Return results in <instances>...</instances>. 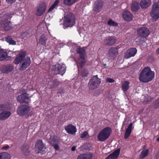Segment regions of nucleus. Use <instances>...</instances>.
Listing matches in <instances>:
<instances>
[{"label":"nucleus","instance_id":"aec40b11","mask_svg":"<svg viewBox=\"0 0 159 159\" xmlns=\"http://www.w3.org/2000/svg\"><path fill=\"white\" fill-rule=\"evenodd\" d=\"M137 52V50L136 48H132L129 49L125 55L126 58H129L135 56Z\"/></svg>","mask_w":159,"mask_h":159},{"label":"nucleus","instance_id":"37998d69","mask_svg":"<svg viewBox=\"0 0 159 159\" xmlns=\"http://www.w3.org/2000/svg\"><path fill=\"white\" fill-rule=\"evenodd\" d=\"M50 144L52 145L58 143V140L55 138L54 137L50 140Z\"/></svg>","mask_w":159,"mask_h":159},{"label":"nucleus","instance_id":"dca6fc26","mask_svg":"<svg viewBox=\"0 0 159 159\" xmlns=\"http://www.w3.org/2000/svg\"><path fill=\"white\" fill-rule=\"evenodd\" d=\"M11 58V56H8L6 51L3 49H0V61L10 60Z\"/></svg>","mask_w":159,"mask_h":159},{"label":"nucleus","instance_id":"c03bdc74","mask_svg":"<svg viewBox=\"0 0 159 159\" xmlns=\"http://www.w3.org/2000/svg\"><path fill=\"white\" fill-rule=\"evenodd\" d=\"M155 109L159 108V97L157 99L155 104L154 106Z\"/></svg>","mask_w":159,"mask_h":159},{"label":"nucleus","instance_id":"5fc2aeb1","mask_svg":"<svg viewBox=\"0 0 159 159\" xmlns=\"http://www.w3.org/2000/svg\"><path fill=\"white\" fill-rule=\"evenodd\" d=\"M157 140L158 141H159V136H158V138H157Z\"/></svg>","mask_w":159,"mask_h":159},{"label":"nucleus","instance_id":"5701e85b","mask_svg":"<svg viewBox=\"0 0 159 159\" xmlns=\"http://www.w3.org/2000/svg\"><path fill=\"white\" fill-rule=\"evenodd\" d=\"M132 123H131L126 129L124 135V138L125 139H128L130 135L132 132Z\"/></svg>","mask_w":159,"mask_h":159},{"label":"nucleus","instance_id":"f257e3e1","mask_svg":"<svg viewBox=\"0 0 159 159\" xmlns=\"http://www.w3.org/2000/svg\"><path fill=\"white\" fill-rule=\"evenodd\" d=\"M154 72L151 70L149 67L144 68L139 75V80L146 83L151 81L154 77Z\"/></svg>","mask_w":159,"mask_h":159},{"label":"nucleus","instance_id":"603ef678","mask_svg":"<svg viewBox=\"0 0 159 159\" xmlns=\"http://www.w3.org/2000/svg\"><path fill=\"white\" fill-rule=\"evenodd\" d=\"M76 146H73L71 148V150L72 151H74L76 148Z\"/></svg>","mask_w":159,"mask_h":159},{"label":"nucleus","instance_id":"2f4dec72","mask_svg":"<svg viewBox=\"0 0 159 159\" xmlns=\"http://www.w3.org/2000/svg\"><path fill=\"white\" fill-rule=\"evenodd\" d=\"M139 8L138 3L136 2H134L132 4L131 8L133 11H138Z\"/></svg>","mask_w":159,"mask_h":159},{"label":"nucleus","instance_id":"c9c22d12","mask_svg":"<svg viewBox=\"0 0 159 159\" xmlns=\"http://www.w3.org/2000/svg\"><path fill=\"white\" fill-rule=\"evenodd\" d=\"M88 73V70L85 68L82 69L80 72L81 75L83 77L87 76Z\"/></svg>","mask_w":159,"mask_h":159},{"label":"nucleus","instance_id":"473e14b6","mask_svg":"<svg viewBox=\"0 0 159 159\" xmlns=\"http://www.w3.org/2000/svg\"><path fill=\"white\" fill-rule=\"evenodd\" d=\"M86 63L85 58H79L78 59V63L79 64L81 68L83 67Z\"/></svg>","mask_w":159,"mask_h":159},{"label":"nucleus","instance_id":"ddd939ff","mask_svg":"<svg viewBox=\"0 0 159 159\" xmlns=\"http://www.w3.org/2000/svg\"><path fill=\"white\" fill-rule=\"evenodd\" d=\"M118 48L116 47H112L109 49L108 53V57L110 59L114 60L118 54Z\"/></svg>","mask_w":159,"mask_h":159},{"label":"nucleus","instance_id":"423d86ee","mask_svg":"<svg viewBox=\"0 0 159 159\" xmlns=\"http://www.w3.org/2000/svg\"><path fill=\"white\" fill-rule=\"evenodd\" d=\"M101 83L100 79L98 77V75H96L92 77L89 83V89L93 90L96 88Z\"/></svg>","mask_w":159,"mask_h":159},{"label":"nucleus","instance_id":"49530a36","mask_svg":"<svg viewBox=\"0 0 159 159\" xmlns=\"http://www.w3.org/2000/svg\"><path fill=\"white\" fill-rule=\"evenodd\" d=\"M16 0H6L7 3L9 4H12L15 3Z\"/></svg>","mask_w":159,"mask_h":159},{"label":"nucleus","instance_id":"f3484780","mask_svg":"<svg viewBox=\"0 0 159 159\" xmlns=\"http://www.w3.org/2000/svg\"><path fill=\"white\" fill-rule=\"evenodd\" d=\"M65 129L67 133L71 134H75L77 131L76 127L71 124L65 127Z\"/></svg>","mask_w":159,"mask_h":159},{"label":"nucleus","instance_id":"7ed1b4c3","mask_svg":"<svg viewBox=\"0 0 159 159\" xmlns=\"http://www.w3.org/2000/svg\"><path fill=\"white\" fill-rule=\"evenodd\" d=\"M11 15V14L7 13L6 15L7 17V19H5L0 21V28L2 31H7L12 28V25L11 21H8V19H10L12 17Z\"/></svg>","mask_w":159,"mask_h":159},{"label":"nucleus","instance_id":"b1692460","mask_svg":"<svg viewBox=\"0 0 159 159\" xmlns=\"http://www.w3.org/2000/svg\"><path fill=\"white\" fill-rule=\"evenodd\" d=\"M11 115V113L8 111H4L0 113V120H5L8 118Z\"/></svg>","mask_w":159,"mask_h":159},{"label":"nucleus","instance_id":"de8ad7c7","mask_svg":"<svg viewBox=\"0 0 159 159\" xmlns=\"http://www.w3.org/2000/svg\"><path fill=\"white\" fill-rule=\"evenodd\" d=\"M6 109V105L4 104H0V110H4Z\"/></svg>","mask_w":159,"mask_h":159},{"label":"nucleus","instance_id":"6e6d98bb","mask_svg":"<svg viewBox=\"0 0 159 159\" xmlns=\"http://www.w3.org/2000/svg\"><path fill=\"white\" fill-rule=\"evenodd\" d=\"M47 81H48V83L49 84L50 83L49 81V80H48V79H47Z\"/></svg>","mask_w":159,"mask_h":159},{"label":"nucleus","instance_id":"7c9ffc66","mask_svg":"<svg viewBox=\"0 0 159 159\" xmlns=\"http://www.w3.org/2000/svg\"><path fill=\"white\" fill-rule=\"evenodd\" d=\"M5 40L10 44L15 45L16 44V42L13 40L10 36H7L5 38Z\"/></svg>","mask_w":159,"mask_h":159},{"label":"nucleus","instance_id":"3c124183","mask_svg":"<svg viewBox=\"0 0 159 159\" xmlns=\"http://www.w3.org/2000/svg\"><path fill=\"white\" fill-rule=\"evenodd\" d=\"M9 147V146L8 145H7L6 146H3V147H2V148H1V149L2 150H7V149H8Z\"/></svg>","mask_w":159,"mask_h":159},{"label":"nucleus","instance_id":"e433bc0d","mask_svg":"<svg viewBox=\"0 0 159 159\" xmlns=\"http://www.w3.org/2000/svg\"><path fill=\"white\" fill-rule=\"evenodd\" d=\"M77 0H64L63 3L66 5L69 6L74 4Z\"/></svg>","mask_w":159,"mask_h":159},{"label":"nucleus","instance_id":"58836bf2","mask_svg":"<svg viewBox=\"0 0 159 159\" xmlns=\"http://www.w3.org/2000/svg\"><path fill=\"white\" fill-rule=\"evenodd\" d=\"M59 2L58 0H56L53 4H52L48 10V12H50L52 11L55 7L58 4Z\"/></svg>","mask_w":159,"mask_h":159},{"label":"nucleus","instance_id":"cd10ccee","mask_svg":"<svg viewBox=\"0 0 159 159\" xmlns=\"http://www.w3.org/2000/svg\"><path fill=\"white\" fill-rule=\"evenodd\" d=\"M149 152V149H143L139 155V159H142L144 158L148 155Z\"/></svg>","mask_w":159,"mask_h":159},{"label":"nucleus","instance_id":"9b49d317","mask_svg":"<svg viewBox=\"0 0 159 159\" xmlns=\"http://www.w3.org/2000/svg\"><path fill=\"white\" fill-rule=\"evenodd\" d=\"M30 110V107L26 105H20L17 110V114L20 116L25 115L27 114Z\"/></svg>","mask_w":159,"mask_h":159},{"label":"nucleus","instance_id":"ea45409f","mask_svg":"<svg viewBox=\"0 0 159 159\" xmlns=\"http://www.w3.org/2000/svg\"><path fill=\"white\" fill-rule=\"evenodd\" d=\"M26 55V52L25 51H22L18 54L17 56L22 60L25 58Z\"/></svg>","mask_w":159,"mask_h":159},{"label":"nucleus","instance_id":"20e7f679","mask_svg":"<svg viewBox=\"0 0 159 159\" xmlns=\"http://www.w3.org/2000/svg\"><path fill=\"white\" fill-rule=\"evenodd\" d=\"M75 24V17L72 13H70L64 16L63 25L66 27H72Z\"/></svg>","mask_w":159,"mask_h":159},{"label":"nucleus","instance_id":"bb28decb","mask_svg":"<svg viewBox=\"0 0 159 159\" xmlns=\"http://www.w3.org/2000/svg\"><path fill=\"white\" fill-rule=\"evenodd\" d=\"M76 52L79 54V58H85L86 51L84 49L79 47L77 49Z\"/></svg>","mask_w":159,"mask_h":159},{"label":"nucleus","instance_id":"9d476101","mask_svg":"<svg viewBox=\"0 0 159 159\" xmlns=\"http://www.w3.org/2000/svg\"><path fill=\"white\" fill-rule=\"evenodd\" d=\"M22 62L19 65V70H24L27 68L31 64V60L30 57H27L22 60Z\"/></svg>","mask_w":159,"mask_h":159},{"label":"nucleus","instance_id":"f03ea898","mask_svg":"<svg viewBox=\"0 0 159 159\" xmlns=\"http://www.w3.org/2000/svg\"><path fill=\"white\" fill-rule=\"evenodd\" d=\"M111 131V129L109 127H106L102 129L97 136L98 140L101 142L106 140L110 136Z\"/></svg>","mask_w":159,"mask_h":159},{"label":"nucleus","instance_id":"a211bd4d","mask_svg":"<svg viewBox=\"0 0 159 159\" xmlns=\"http://www.w3.org/2000/svg\"><path fill=\"white\" fill-rule=\"evenodd\" d=\"M120 151V148H118L108 155L105 159H117L118 157Z\"/></svg>","mask_w":159,"mask_h":159},{"label":"nucleus","instance_id":"1a4fd4ad","mask_svg":"<svg viewBox=\"0 0 159 159\" xmlns=\"http://www.w3.org/2000/svg\"><path fill=\"white\" fill-rule=\"evenodd\" d=\"M137 34L142 38H146L150 34L149 30L146 27H141L137 30Z\"/></svg>","mask_w":159,"mask_h":159},{"label":"nucleus","instance_id":"4468645a","mask_svg":"<svg viewBox=\"0 0 159 159\" xmlns=\"http://www.w3.org/2000/svg\"><path fill=\"white\" fill-rule=\"evenodd\" d=\"M103 2L102 0H97L94 2V11L98 13L101 11L103 6Z\"/></svg>","mask_w":159,"mask_h":159},{"label":"nucleus","instance_id":"6e6552de","mask_svg":"<svg viewBox=\"0 0 159 159\" xmlns=\"http://www.w3.org/2000/svg\"><path fill=\"white\" fill-rule=\"evenodd\" d=\"M29 96V94L26 93H22L20 95L17 96V100L20 103L28 104L31 101Z\"/></svg>","mask_w":159,"mask_h":159},{"label":"nucleus","instance_id":"f8f14e48","mask_svg":"<svg viewBox=\"0 0 159 159\" xmlns=\"http://www.w3.org/2000/svg\"><path fill=\"white\" fill-rule=\"evenodd\" d=\"M46 9L45 2H42L36 7V15L37 16H41L45 12Z\"/></svg>","mask_w":159,"mask_h":159},{"label":"nucleus","instance_id":"412c9836","mask_svg":"<svg viewBox=\"0 0 159 159\" xmlns=\"http://www.w3.org/2000/svg\"><path fill=\"white\" fill-rule=\"evenodd\" d=\"M13 69V66L11 65H7L3 66L1 69V72L3 73L7 74L11 72Z\"/></svg>","mask_w":159,"mask_h":159},{"label":"nucleus","instance_id":"393cba45","mask_svg":"<svg viewBox=\"0 0 159 159\" xmlns=\"http://www.w3.org/2000/svg\"><path fill=\"white\" fill-rule=\"evenodd\" d=\"M151 4V1L150 0H141L140 5L142 8H146Z\"/></svg>","mask_w":159,"mask_h":159},{"label":"nucleus","instance_id":"0eeeda50","mask_svg":"<svg viewBox=\"0 0 159 159\" xmlns=\"http://www.w3.org/2000/svg\"><path fill=\"white\" fill-rule=\"evenodd\" d=\"M34 149L37 153H42L45 151L46 147L42 141L41 139H39L35 143Z\"/></svg>","mask_w":159,"mask_h":159},{"label":"nucleus","instance_id":"c85d7f7f","mask_svg":"<svg viewBox=\"0 0 159 159\" xmlns=\"http://www.w3.org/2000/svg\"><path fill=\"white\" fill-rule=\"evenodd\" d=\"M129 82L127 81H125L123 83L122 85V90L124 92L127 91L129 89Z\"/></svg>","mask_w":159,"mask_h":159},{"label":"nucleus","instance_id":"c756f323","mask_svg":"<svg viewBox=\"0 0 159 159\" xmlns=\"http://www.w3.org/2000/svg\"><path fill=\"white\" fill-rule=\"evenodd\" d=\"M29 146L27 145H24L22 147V151L23 154L25 155H27L29 153Z\"/></svg>","mask_w":159,"mask_h":159},{"label":"nucleus","instance_id":"09e8293b","mask_svg":"<svg viewBox=\"0 0 159 159\" xmlns=\"http://www.w3.org/2000/svg\"><path fill=\"white\" fill-rule=\"evenodd\" d=\"M106 81L110 83H112L114 82L115 80L112 78H108L106 79Z\"/></svg>","mask_w":159,"mask_h":159},{"label":"nucleus","instance_id":"4c0bfd02","mask_svg":"<svg viewBox=\"0 0 159 159\" xmlns=\"http://www.w3.org/2000/svg\"><path fill=\"white\" fill-rule=\"evenodd\" d=\"M59 2L58 0H56L53 4H52L48 10V12H50L52 11L55 7L58 4Z\"/></svg>","mask_w":159,"mask_h":159},{"label":"nucleus","instance_id":"a18cd8bd","mask_svg":"<svg viewBox=\"0 0 159 159\" xmlns=\"http://www.w3.org/2000/svg\"><path fill=\"white\" fill-rule=\"evenodd\" d=\"M88 134V133L86 131H84L80 135V137L81 138H84L86 137L87 135Z\"/></svg>","mask_w":159,"mask_h":159},{"label":"nucleus","instance_id":"a19ab883","mask_svg":"<svg viewBox=\"0 0 159 159\" xmlns=\"http://www.w3.org/2000/svg\"><path fill=\"white\" fill-rule=\"evenodd\" d=\"M107 24L108 25L110 26H116L118 25V23L113 21L112 19H110L107 22Z\"/></svg>","mask_w":159,"mask_h":159},{"label":"nucleus","instance_id":"39448f33","mask_svg":"<svg viewBox=\"0 0 159 159\" xmlns=\"http://www.w3.org/2000/svg\"><path fill=\"white\" fill-rule=\"evenodd\" d=\"M150 15L154 21L158 19L159 18V2L153 4Z\"/></svg>","mask_w":159,"mask_h":159},{"label":"nucleus","instance_id":"864d4df0","mask_svg":"<svg viewBox=\"0 0 159 159\" xmlns=\"http://www.w3.org/2000/svg\"><path fill=\"white\" fill-rule=\"evenodd\" d=\"M156 53L159 55V46L157 49L156 50Z\"/></svg>","mask_w":159,"mask_h":159},{"label":"nucleus","instance_id":"2eb2a0df","mask_svg":"<svg viewBox=\"0 0 159 159\" xmlns=\"http://www.w3.org/2000/svg\"><path fill=\"white\" fill-rule=\"evenodd\" d=\"M66 70V66L64 65L58 64L55 66V73L56 74H60L63 75L65 73Z\"/></svg>","mask_w":159,"mask_h":159},{"label":"nucleus","instance_id":"79ce46f5","mask_svg":"<svg viewBox=\"0 0 159 159\" xmlns=\"http://www.w3.org/2000/svg\"><path fill=\"white\" fill-rule=\"evenodd\" d=\"M22 60L21 58L17 56L14 59L13 63L16 65H18L20 63Z\"/></svg>","mask_w":159,"mask_h":159},{"label":"nucleus","instance_id":"f704fd0d","mask_svg":"<svg viewBox=\"0 0 159 159\" xmlns=\"http://www.w3.org/2000/svg\"><path fill=\"white\" fill-rule=\"evenodd\" d=\"M46 37L43 34L40 37L39 43H41L42 45H44L46 43Z\"/></svg>","mask_w":159,"mask_h":159},{"label":"nucleus","instance_id":"a878e982","mask_svg":"<svg viewBox=\"0 0 159 159\" xmlns=\"http://www.w3.org/2000/svg\"><path fill=\"white\" fill-rule=\"evenodd\" d=\"M93 155L92 153L83 154L78 156L77 159H92Z\"/></svg>","mask_w":159,"mask_h":159},{"label":"nucleus","instance_id":"72a5a7b5","mask_svg":"<svg viewBox=\"0 0 159 159\" xmlns=\"http://www.w3.org/2000/svg\"><path fill=\"white\" fill-rule=\"evenodd\" d=\"M9 157L10 155L7 152L0 153V159H9Z\"/></svg>","mask_w":159,"mask_h":159},{"label":"nucleus","instance_id":"8fccbe9b","mask_svg":"<svg viewBox=\"0 0 159 159\" xmlns=\"http://www.w3.org/2000/svg\"><path fill=\"white\" fill-rule=\"evenodd\" d=\"M58 143H57L52 145L54 149L56 150H57L59 148V146L58 144Z\"/></svg>","mask_w":159,"mask_h":159},{"label":"nucleus","instance_id":"6ab92c4d","mask_svg":"<svg viewBox=\"0 0 159 159\" xmlns=\"http://www.w3.org/2000/svg\"><path fill=\"white\" fill-rule=\"evenodd\" d=\"M116 39L111 37H107L104 40V43L105 45L111 46L114 44L116 42Z\"/></svg>","mask_w":159,"mask_h":159},{"label":"nucleus","instance_id":"4be33fe9","mask_svg":"<svg viewBox=\"0 0 159 159\" xmlns=\"http://www.w3.org/2000/svg\"><path fill=\"white\" fill-rule=\"evenodd\" d=\"M122 16L124 19L126 21H131L132 19V15L128 11H124Z\"/></svg>","mask_w":159,"mask_h":159}]
</instances>
